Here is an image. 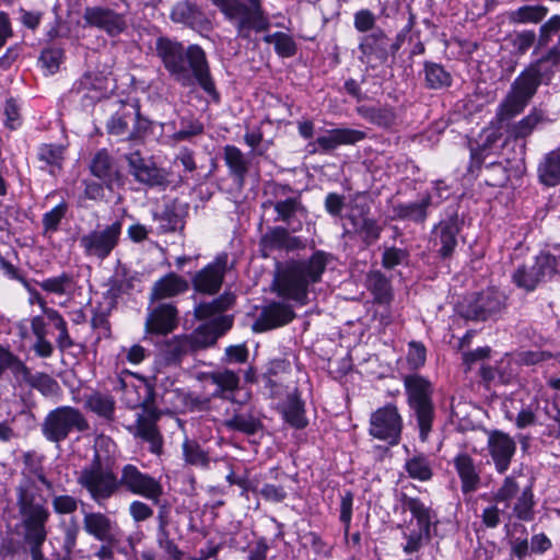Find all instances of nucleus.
Masks as SVG:
<instances>
[{"label":"nucleus","mask_w":560,"mask_h":560,"mask_svg":"<svg viewBox=\"0 0 560 560\" xmlns=\"http://www.w3.org/2000/svg\"><path fill=\"white\" fill-rule=\"evenodd\" d=\"M156 54L165 69L183 86L190 88L198 83L207 94L219 98L206 52L200 46L185 48L180 43L161 37L156 40Z\"/></svg>","instance_id":"obj_1"},{"label":"nucleus","mask_w":560,"mask_h":560,"mask_svg":"<svg viewBox=\"0 0 560 560\" xmlns=\"http://www.w3.org/2000/svg\"><path fill=\"white\" fill-rule=\"evenodd\" d=\"M327 262L328 256L322 250L315 252L308 259L289 261L276 281L278 295L306 305L308 289L320 281Z\"/></svg>","instance_id":"obj_2"},{"label":"nucleus","mask_w":560,"mask_h":560,"mask_svg":"<svg viewBox=\"0 0 560 560\" xmlns=\"http://www.w3.org/2000/svg\"><path fill=\"white\" fill-rule=\"evenodd\" d=\"M235 28L241 39L252 40L253 34L267 32L270 19L261 0H210Z\"/></svg>","instance_id":"obj_3"},{"label":"nucleus","mask_w":560,"mask_h":560,"mask_svg":"<svg viewBox=\"0 0 560 560\" xmlns=\"http://www.w3.org/2000/svg\"><path fill=\"white\" fill-rule=\"evenodd\" d=\"M125 395L127 404L131 408L142 407L143 413L138 416L136 423V436L142 439L150 444V451L153 454H161L163 447V439L156 428V421L160 412L155 407L154 390L151 384L143 383L138 387L126 386Z\"/></svg>","instance_id":"obj_4"},{"label":"nucleus","mask_w":560,"mask_h":560,"mask_svg":"<svg viewBox=\"0 0 560 560\" xmlns=\"http://www.w3.org/2000/svg\"><path fill=\"white\" fill-rule=\"evenodd\" d=\"M547 59L549 56L530 63L515 78L498 106L497 117L500 121L510 120L525 109L544 81L546 72L542 70V62Z\"/></svg>","instance_id":"obj_5"},{"label":"nucleus","mask_w":560,"mask_h":560,"mask_svg":"<svg viewBox=\"0 0 560 560\" xmlns=\"http://www.w3.org/2000/svg\"><path fill=\"white\" fill-rule=\"evenodd\" d=\"M102 447H106L109 452V448H114L115 444L109 438H98L92 463L84 467L78 477V483L84 488L91 499L100 505L119 490V479L116 474L109 466L103 464V458L100 454V448Z\"/></svg>","instance_id":"obj_6"},{"label":"nucleus","mask_w":560,"mask_h":560,"mask_svg":"<svg viewBox=\"0 0 560 560\" xmlns=\"http://www.w3.org/2000/svg\"><path fill=\"white\" fill-rule=\"evenodd\" d=\"M534 480L526 478L522 470L506 476L493 498L497 503L510 508L513 500V513L521 521H532L534 517Z\"/></svg>","instance_id":"obj_7"},{"label":"nucleus","mask_w":560,"mask_h":560,"mask_svg":"<svg viewBox=\"0 0 560 560\" xmlns=\"http://www.w3.org/2000/svg\"><path fill=\"white\" fill-rule=\"evenodd\" d=\"M405 387L408 405L419 428V438L427 442L435 418L431 383L422 376L409 375L405 377Z\"/></svg>","instance_id":"obj_8"},{"label":"nucleus","mask_w":560,"mask_h":560,"mask_svg":"<svg viewBox=\"0 0 560 560\" xmlns=\"http://www.w3.org/2000/svg\"><path fill=\"white\" fill-rule=\"evenodd\" d=\"M90 423L83 412L71 406H59L50 410L43 420L40 431L51 443L60 444L72 432H85Z\"/></svg>","instance_id":"obj_9"},{"label":"nucleus","mask_w":560,"mask_h":560,"mask_svg":"<svg viewBox=\"0 0 560 560\" xmlns=\"http://www.w3.org/2000/svg\"><path fill=\"white\" fill-rule=\"evenodd\" d=\"M268 188L273 199L264 201L262 208L272 207L277 213L275 222L284 223L292 232L300 231L302 219H305L308 214L301 196L291 195L293 190L289 185L270 184Z\"/></svg>","instance_id":"obj_10"},{"label":"nucleus","mask_w":560,"mask_h":560,"mask_svg":"<svg viewBox=\"0 0 560 560\" xmlns=\"http://www.w3.org/2000/svg\"><path fill=\"white\" fill-rule=\"evenodd\" d=\"M121 232L122 223L119 220L103 226L98 224L79 237L80 248L85 257L103 261L118 246Z\"/></svg>","instance_id":"obj_11"},{"label":"nucleus","mask_w":560,"mask_h":560,"mask_svg":"<svg viewBox=\"0 0 560 560\" xmlns=\"http://www.w3.org/2000/svg\"><path fill=\"white\" fill-rule=\"evenodd\" d=\"M557 259L550 254H540L532 265H522L515 269L512 275L513 282L525 291H533L536 287L556 272Z\"/></svg>","instance_id":"obj_12"},{"label":"nucleus","mask_w":560,"mask_h":560,"mask_svg":"<svg viewBox=\"0 0 560 560\" xmlns=\"http://www.w3.org/2000/svg\"><path fill=\"white\" fill-rule=\"evenodd\" d=\"M402 430V419L395 405L388 404L375 410L370 418V434L389 445H397Z\"/></svg>","instance_id":"obj_13"},{"label":"nucleus","mask_w":560,"mask_h":560,"mask_svg":"<svg viewBox=\"0 0 560 560\" xmlns=\"http://www.w3.org/2000/svg\"><path fill=\"white\" fill-rule=\"evenodd\" d=\"M119 488L131 492L132 494L143 497L152 502H159L163 494V487L156 478L142 472L135 465L127 464L121 469L119 478Z\"/></svg>","instance_id":"obj_14"},{"label":"nucleus","mask_w":560,"mask_h":560,"mask_svg":"<svg viewBox=\"0 0 560 560\" xmlns=\"http://www.w3.org/2000/svg\"><path fill=\"white\" fill-rule=\"evenodd\" d=\"M370 205L365 198L357 196L351 200L347 219L351 222L353 231L358 233L366 245L374 244L381 236L382 226L369 217Z\"/></svg>","instance_id":"obj_15"},{"label":"nucleus","mask_w":560,"mask_h":560,"mask_svg":"<svg viewBox=\"0 0 560 560\" xmlns=\"http://www.w3.org/2000/svg\"><path fill=\"white\" fill-rule=\"evenodd\" d=\"M226 267L228 255H219L211 264L192 277L195 291L210 295L215 294L221 289Z\"/></svg>","instance_id":"obj_16"},{"label":"nucleus","mask_w":560,"mask_h":560,"mask_svg":"<svg viewBox=\"0 0 560 560\" xmlns=\"http://www.w3.org/2000/svg\"><path fill=\"white\" fill-rule=\"evenodd\" d=\"M505 301L506 298L501 291L488 288L469 303L465 316L474 320H486L501 312L505 307Z\"/></svg>","instance_id":"obj_17"},{"label":"nucleus","mask_w":560,"mask_h":560,"mask_svg":"<svg viewBox=\"0 0 560 560\" xmlns=\"http://www.w3.org/2000/svg\"><path fill=\"white\" fill-rule=\"evenodd\" d=\"M178 325V311L171 303H159L149 308L144 330L150 335H167Z\"/></svg>","instance_id":"obj_18"},{"label":"nucleus","mask_w":560,"mask_h":560,"mask_svg":"<svg viewBox=\"0 0 560 560\" xmlns=\"http://www.w3.org/2000/svg\"><path fill=\"white\" fill-rule=\"evenodd\" d=\"M83 529L98 541L115 544L118 541L119 527L108 515L102 512H83Z\"/></svg>","instance_id":"obj_19"},{"label":"nucleus","mask_w":560,"mask_h":560,"mask_svg":"<svg viewBox=\"0 0 560 560\" xmlns=\"http://www.w3.org/2000/svg\"><path fill=\"white\" fill-rule=\"evenodd\" d=\"M83 19L88 25L106 32L109 36L122 33L127 26L122 14L102 7H88Z\"/></svg>","instance_id":"obj_20"},{"label":"nucleus","mask_w":560,"mask_h":560,"mask_svg":"<svg viewBox=\"0 0 560 560\" xmlns=\"http://www.w3.org/2000/svg\"><path fill=\"white\" fill-rule=\"evenodd\" d=\"M126 160L136 180L149 186H163L167 183V172L145 161L138 151L127 154Z\"/></svg>","instance_id":"obj_21"},{"label":"nucleus","mask_w":560,"mask_h":560,"mask_svg":"<svg viewBox=\"0 0 560 560\" xmlns=\"http://www.w3.org/2000/svg\"><path fill=\"white\" fill-rule=\"evenodd\" d=\"M223 425L230 431L253 435L262 429V422L258 412L248 405L238 404L223 421Z\"/></svg>","instance_id":"obj_22"},{"label":"nucleus","mask_w":560,"mask_h":560,"mask_svg":"<svg viewBox=\"0 0 560 560\" xmlns=\"http://www.w3.org/2000/svg\"><path fill=\"white\" fill-rule=\"evenodd\" d=\"M359 50L360 60L375 68L387 60L388 38L383 31L376 30L361 39Z\"/></svg>","instance_id":"obj_23"},{"label":"nucleus","mask_w":560,"mask_h":560,"mask_svg":"<svg viewBox=\"0 0 560 560\" xmlns=\"http://www.w3.org/2000/svg\"><path fill=\"white\" fill-rule=\"evenodd\" d=\"M294 317L295 313L291 305L271 302L261 310L253 327L256 331H267L289 324Z\"/></svg>","instance_id":"obj_24"},{"label":"nucleus","mask_w":560,"mask_h":560,"mask_svg":"<svg viewBox=\"0 0 560 560\" xmlns=\"http://www.w3.org/2000/svg\"><path fill=\"white\" fill-rule=\"evenodd\" d=\"M261 252L265 257L272 250H295L305 247L301 237L291 235L289 228H270L260 240Z\"/></svg>","instance_id":"obj_25"},{"label":"nucleus","mask_w":560,"mask_h":560,"mask_svg":"<svg viewBox=\"0 0 560 560\" xmlns=\"http://www.w3.org/2000/svg\"><path fill=\"white\" fill-rule=\"evenodd\" d=\"M488 448L497 470L500 474L505 472L516 451L514 440L506 433L494 431L489 435Z\"/></svg>","instance_id":"obj_26"},{"label":"nucleus","mask_w":560,"mask_h":560,"mask_svg":"<svg viewBox=\"0 0 560 560\" xmlns=\"http://www.w3.org/2000/svg\"><path fill=\"white\" fill-rule=\"evenodd\" d=\"M232 318L226 315H219L197 328L190 336L195 349L212 346L218 338L232 327Z\"/></svg>","instance_id":"obj_27"},{"label":"nucleus","mask_w":560,"mask_h":560,"mask_svg":"<svg viewBox=\"0 0 560 560\" xmlns=\"http://www.w3.org/2000/svg\"><path fill=\"white\" fill-rule=\"evenodd\" d=\"M432 198L429 194L422 196L418 201L398 202L393 205L392 212L394 220L410 221L416 224H423L428 218V209Z\"/></svg>","instance_id":"obj_28"},{"label":"nucleus","mask_w":560,"mask_h":560,"mask_svg":"<svg viewBox=\"0 0 560 560\" xmlns=\"http://www.w3.org/2000/svg\"><path fill=\"white\" fill-rule=\"evenodd\" d=\"M90 168L92 174L103 180L108 189L112 190L115 185H121V175L106 150H101L94 155Z\"/></svg>","instance_id":"obj_29"},{"label":"nucleus","mask_w":560,"mask_h":560,"mask_svg":"<svg viewBox=\"0 0 560 560\" xmlns=\"http://www.w3.org/2000/svg\"><path fill=\"white\" fill-rule=\"evenodd\" d=\"M365 138V132L351 128H338L327 131L316 139V144L324 152H330L340 145L354 144Z\"/></svg>","instance_id":"obj_30"},{"label":"nucleus","mask_w":560,"mask_h":560,"mask_svg":"<svg viewBox=\"0 0 560 560\" xmlns=\"http://www.w3.org/2000/svg\"><path fill=\"white\" fill-rule=\"evenodd\" d=\"M223 160L230 176L243 186L250 167V159L237 147L228 144L223 148Z\"/></svg>","instance_id":"obj_31"},{"label":"nucleus","mask_w":560,"mask_h":560,"mask_svg":"<svg viewBox=\"0 0 560 560\" xmlns=\"http://www.w3.org/2000/svg\"><path fill=\"white\" fill-rule=\"evenodd\" d=\"M188 288L187 280L174 272H170L153 284L150 301L174 298L186 292Z\"/></svg>","instance_id":"obj_32"},{"label":"nucleus","mask_w":560,"mask_h":560,"mask_svg":"<svg viewBox=\"0 0 560 560\" xmlns=\"http://www.w3.org/2000/svg\"><path fill=\"white\" fill-rule=\"evenodd\" d=\"M459 228L456 221L441 222L434 230V245L439 246L438 253L442 258H448L457 246Z\"/></svg>","instance_id":"obj_33"},{"label":"nucleus","mask_w":560,"mask_h":560,"mask_svg":"<svg viewBox=\"0 0 560 560\" xmlns=\"http://www.w3.org/2000/svg\"><path fill=\"white\" fill-rule=\"evenodd\" d=\"M206 378L217 386L212 396L218 398L230 399L240 386V375L228 369L210 372Z\"/></svg>","instance_id":"obj_34"},{"label":"nucleus","mask_w":560,"mask_h":560,"mask_svg":"<svg viewBox=\"0 0 560 560\" xmlns=\"http://www.w3.org/2000/svg\"><path fill=\"white\" fill-rule=\"evenodd\" d=\"M402 508L408 510L415 522V525H419L422 528H435L438 518L435 512L427 506L420 499L408 497L406 494L401 498Z\"/></svg>","instance_id":"obj_35"},{"label":"nucleus","mask_w":560,"mask_h":560,"mask_svg":"<svg viewBox=\"0 0 560 560\" xmlns=\"http://www.w3.org/2000/svg\"><path fill=\"white\" fill-rule=\"evenodd\" d=\"M401 529V536L405 539L402 550L407 555L418 552L424 544L429 542L432 538L431 528H422L419 525H415L413 521L399 526Z\"/></svg>","instance_id":"obj_36"},{"label":"nucleus","mask_w":560,"mask_h":560,"mask_svg":"<svg viewBox=\"0 0 560 560\" xmlns=\"http://www.w3.org/2000/svg\"><path fill=\"white\" fill-rule=\"evenodd\" d=\"M84 408L100 418L113 421L115 418L116 401L108 393L92 392L84 397Z\"/></svg>","instance_id":"obj_37"},{"label":"nucleus","mask_w":560,"mask_h":560,"mask_svg":"<svg viewBox=\"0 0 560 560\" xmlns=\"http://www.w3.org/2000/svg\"><path fill=\"white\" fill-rule=\"evenodd\" d=\"M454 466L462 481V490L464 493L474 492L477 490L480 477L476 470L472 458L460 453L454 458Z\"/></svg>","instance_id":"obj_38"},{"label":"nucleus","mask_w":560,"mask_h":560,"mask_svg":"<svg viewBox=\"0 0 560 560\" xmlns=\"http://www.w3.org/2000/svg\"><path fill=\"white\" fill-rule=\"evenodd\" d=\"M75 90L92 100H100L109 89V80L102 74L86 72L75 82Z\"/></svg>","instance_id":"obj_39"},{"label":"nucleus","mask_w":560,"mask_h":560,"mask_svg":"<svg viewBox=\"0 0 560 560\" xmlns=\"http://www.w3.org/2000/svg\"><path fill=\"white\" fill-rule=\"evenodd\" d=\"M547 120L546 113L540 108L534 107L528 115L510 126L509 135L514 139H526L533 133L538 125L544 124Z\"/></svg>","instance_id":"obj_40"},{"label":"nucleus","mask_w":560,"mask_h":560,"mask_svg":"<svg viewBox=\"0 0 560 560\" xmlns=\"http://www.w3.org/2000/svg\"><path fill=\"white\" fill-rule=\"evenodd\" d=\"M366 287L380 305H389L393 300L390 281L380 271H370L366 276Z\"/></svg>","instance_id":"obj_41"},{"label":"nucleus","mask_w":560,"mask_h":560,"mask_svg":"<svg viewBox=\"0 0 560 560\" xmlns=\"http://www.w3.org/2000/svg\"><path fill=\"white\" fill-rule=\"evenodd\" d=\"M540 183L553 187L560 184V150L547 153L537 168Z\"/></svg>","instance_id":"obj_42"},{"label":"nucleus","mask_w":560,"mask_h":560,"mask_svg":"<svg viewBox=\"0 0 560 560\" xmlns=\"http://www.w3.org/2000/svg\"><path fill=\"white\" fill-rule=\"evenodd\" d=\"M39 288L55 295H68L71 296L74 293L77 282L74 277L68 272H61L58 276L49 277L36 282Z\"/></svg>","instance_id":"obj_43"},{"label":"nucleus","mask_w":560,"mask_h":560,"mask_svg":"<svg viewBox=\"0 0 560 560\" xmlns=\"http://www.w3.org/2000/svg\"><path fill=\"white\" fill-rule=\"evenodd\" d=\"M357 113L371 124L380 127H390L396 120V114L389 106H368L357 107Z\"/></svg>","instance_id":"obj_44"},{"label":"nucleus","mask_w":560,"mask_h":560,"mask_svg":"<svg viewBox=\"0 0 560 560\" xmlns=\"http://www.w3.org/2000/svg\"><path fill=\"white\" fill-rule=\"evenodd\" d=\"M405 469L410 478L419 481H428L433 476L431 459L421 453L409 456L405 462Z\"/></svg>","instance_id":"obj_45"},{"label":"nucleus","mask_w":560,"mask_h":560,"mask_svg":"<svg viewBox=\"0 0 560 560\" xmlns=\"http://www.w3.org/2000/svg\"><path fill=\"white\" fill-rule=\"evenodd\" d=\"M548 14V8L545 5H523L508 12V20L512 24H537Z\"/></svg>","instance_id":"obj_46"},{"label":"nucleus","mask_w":560,"mask_h":560,"mask_svg":"<svg viewBox=\"0 0 560 560\" xmlns=\"http://www.w3.org/2000/svg\"><path fill=\"white\" fill-rule=\"evenodd\" d=\"M283 417L293 428L303 429L307 425L304 404L301 401L296 392L288 396V400L283 407Z\"/></svg>","instance_id":"obj_47"},{"label":"nucleus","mask_w":560,"mask_h":560,"mask_svg":"<svg viewBox=\"0 0 560 560\" xmlns=\"http://www.w3.org/2000/svg\"><path fill=\"white\" fill-rule=\"evenodd\" d=\"M425 86L432 90L447 88L452 83V77L441 65L435 62L424 63Z\"/></svg>","instance_id":"obj_48"},{"label":"nucleus","mask_w":560,"mask_h":560,"mask_svg":"<svg viewBox=\"0 0 560 560\" xmlns=\"http://www.w3.org/2000/svg\"><path fill=\"white\" fill-rule=\"evenodd\" d=\"M234 303V295L231 293H224L218 299L209 302L201 303L195 308V314L198 318L205 319L215 314H221L228 310Z\"/></svg>","instance_id":"obj_49"},{"label":"nucleus","mask_w":560,"mask_h":560,"mask_svg":"<svg viewBox=\"0 0 560 560\" xmlns=\"http://www.w3.org/2000/svg\"><path fill=\"white\" fill-rule=\"evenodd\" d=\"M183 455L187 464L198 466L201 468H208L210 458L208 452H206L198 442L186 439L183 443Z\"/></svg>","instance_id":"obj_50"},{"label":"nucleus","mask_w":560,"mask_h":560,"mask_svg":"<svg viewBox=\"0 0 560 560\" xmlns=\"http://www.w3.org/2000/svg\"><path fill=\"white\" fill-rule=\"evenodd\" d=\"M38 159L46 166L50 167V174H55V170H60L63 161V147L56 144H42L38 148Z\"/></svg>","instance_id":"obj_51"},{"label":"nucleus","mask_w":560,"mask_h":560,"mask_svg":"<svg viewBox=\"0 0 560 560\" xmlns=\"http://www.w3.org/2000/svg\"><path fill=\"white\" fill-rule=\"evenodd\" d=\"M191 350H196L194 340L190 336L175 337L165 345V355L167 361L176 362Z\"/></svg>","instance_id":"obj_52"},{"label":"nucleus","mask_w":560,"mask_h":560,"mask_svg":"<svg viewBox=\"0 0 560 560\" xmlns=\"http://www.w3.org/2000/svg\"><path fill=\"white\" fill-rule=\"evenodd\" d=\"M265 42L275 45L276 52L284 58L292 57L296 54V44L293 38L282 32L265 36Z\"/></svg>","instance_id":"obj_53"},{"label":"nucleus","mask_w":560,"mask_h":560,"mask_svg":"<svg viewBox=\"0 0 560 560\" xmlns=\"http://www.w3.org/2000/svg\"><path fill=\"white\" fill-rule=\"evenodd\" d=\"M154 221L158 224L156 231L160 234L175 232L184 225L182 218L174 210L168 208H165L160 213H155Z\"/></svg>","instance_id":"obj_54"},{"label":"nucleus","mask_w":560,"mask_h":560,"mask_svg":"<svg viewBox=\"0 0 560 560\" xmlns=\"http://www.w3.org/2000/svg\"><path fill=\"white\" fill-rule=\"evenodd\" d=\"M197 8L188 1H180L174 5L171 12V19L175 23H182L192 26L198 19Z\"/></svg>","instance_id":"obj_55"},{"label":"nucleus","mask_w":560,"mask_h":560,"mask_svg":"<svg viewBox=\"0 0 560 560\" xmlns=\"http://www.w3.org/2000/svg\"><path fill=\"white\" fill-rule=\"evenodd\" d=\"M48 322H50L54 327L59 331V335L57 337V346L61 351H65L73 346V340L71 339L67 322L61 316V314L56 312H50L49 316L47 317Z\"/></svg>","instance_id":"obj_56"},{"label":"nucleus","mask_w":560,"mask_h":560,"mask_svg":"<svg viewBox=\"0 0 560 560\" xmlns=\"http://www.w3.org/2000/svg\"><path fill=\"white\" fill-rule=\"evenodd\" d=\"M202 132V122L195 118L183 117L179 121V129L173 133L172 139L176 142L185 141Z\"/></svg>","instance_id":"obj_57"},{"label":"nucleus","mask_w":560,"mask_h":560,"mask_svg":"<svg viewBox=\"0 0 560 560\" xmlns=\"http://www.w3.org/2000/svg\"><path fill=\"white\" fill-rule=\"evenodd\" d=\"M155 542L163 551L164 557L170 560H182L183 551L178 548L174 539L171 538L170 532L156 533Z\"/></svg>","instance_id":"obj_58"},{"label":"nucleus","mask_w":560,"mask_h":560,"mask_svg":"<svg viewBox=\"0 0 560 560\" xmlns=\"http://www.w3.org/2000/svg\"><path fill=\"white\" fill-rule=\"evenodd\" d=\"M68 210L66 202H60L50 211L43 215V228L44 233H54L58 230L61 220L65 218Z\"/></svg>","instance_id":"obj_59"},{"label":"nucleus","mask_w":560,"mask_h":560,"mask_svg":"<svg viewBox=\"0 0 560 560\" xmlns=\"http://www.w3.org/2000/svg\"><path fill=\"white\" fill-rule=\"evenodd\" d=\"M27 384L39 390L45 396L55 394L59 388L57 381L46 373L32 374Z\"/></svg>","instance_id":"obj_60"},{"label":"nucleus","mask_w":560,"mask_h":560,"mask_svg":"<svg viewBox=\"0 0 560 560\" xmlns=\"http://www.w3.org/2000/svg\"><path fill=\"white\" fill-rule=\"evenodd\" d=\"M62 56L63 51L60 48H46L42 51L39 61L43 68H45L48 73L52 74L59 69Z\"/></svg>","instance_id":"obj_61"},{"label":"nucleus","mask_w":560,"mask_h":560,"mask_svg":"<svg viewBox=\"0 0 560 560\" xmlns=\"http://www.w3.org/2000/svg\"><path fill=\"white\" fill-rule=\"evenodd\" d=\"M51 505L57 514H71L78 509V500L69 494L55 495Z\"/></svg>","instance_id":"obj_62"},{"label":"nucleus","mask_w":560,"mask_h":560,"mask_svg":"<svg viewBox=\"0 0 560 560\" xmlns=\"http://www.w3.org/2000/svg\"><path fill=\"white\" fill-rule=\"evenodd\" d=\"M536 34L534 31H522L515 33L512 38V46L518 55H524L535 43Z\"/></svg>","instance_id":"obj_63"},{"label":"nucleus","mask_w":560,"mask_h":560,"mask_svg":"<svg viewBox=\"0 0 560 560\" xmlns=\"http://www.w3.org/2000/svg\"><path fill=\"white\" fill-rule=\"evenodd\" d=\"M408 253L402 248L387 247L382 256V264L387 269H393L407 260Z\"/></svg>","instance_id":"obj_64"}]
</instances>
